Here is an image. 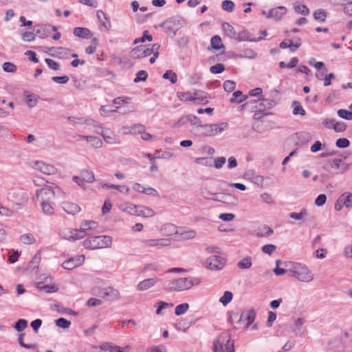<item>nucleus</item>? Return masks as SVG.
Segmentation results:
<instances>
[{
    "instance_id": "f704fd0d",
    "label": "nucleus",
    "mask_w": 352,
    "mask_h": 352,
    "mask_svg": "<svg viewBox=\"0 0 352 352\" xmlns=\"http://www.w3.org/2000/svg\"><path fill=\"white\" fill-rule=\"evenodd\" d=\"M252 258L245 256L237 263V267L241 270H248L252 267Z\"/></svg>"
},
{
    "instance_id": "412c9836",
    "label": "nucleus",
    "mask_w": 352,
    "mask_h": 352,
    "mask_svg": "<svg viewBox=\"0 0 352 352\" xmlns=\"http://www.w3.org/2000/svg\"><path fill=\"white\" fill-rule=\"evenodd\" d=\"M161 26H165L167 32L173 30L174 34L178 30L180 27V21L175 17H172L165 21Z\"/></svg>"
},
{
    "instance_id": "a878e982",
    "label": "nucleus",
    "mask_w": 352,
    "mask_h": 352,
    "mask_svg": "<svg viewBox=\"0 0 352 352\" xmlns=\"http://www.w3.org/2000/svg\"><path fill=\"white\" fill-rule=\"evenodd\" d=\"M96 133L100 135L104 140L107 143L110 144H119L120 141L118 140L112 132L111 131H96Z\"/></svg>"
},
{
    "instance_id": "6e6d98bb",
    "label": "nucleus",
    "mask_w": 352,
    "mask_h": 352,
    "mask_svg": "<svg viewBox=\"0 0 352 352\" xmlns=\"http://www.w3.org/2000/svg\"><path fill=\"white\" fill-rule=\"evenodd\" d=\"M146 40L148 41H151L153 40V36L149 34L148 30H144L143 32V35L141 38H137L134 40L133 44H138L139 43H144Z\"/></svg>"
},
{
    "instance_id": "e2e57ef3",
    "label": "nucleus",
    "mask_w": 352,
    "mask_h": 352,
    "mask_svg": "<svg viewBox=\"0 0 352 352\" xmlns=\"http://www.w3.org/2000/svg\"><path fill=\"white\" fill-rule=\"evenodd\" d=\"M98 45V39L96 38H94L91 41V44L89 46H88L87 47H86L85 52L87 54H94L96 50V47H97Z\"/></svg>"
},
{
    "instance_id": "bf43d9fd",
    "label": "nucleus",
    "mask_w": 352,
    "mask_h": 352,
    "mask_svg": "<svg viewBox=\"0 0 352 352\" xmlns=\"http://www.w3.org/2000/svg\"><path fill=\"white\" fill-rule=\"evenodd\" d=\"M163 78L164 79H168L171 82V83L175 84L177 81V76L176 73L173 72L172 70H167L164 74Z\"/></svg>"
},
{
    "instance_id": "5fc2aeb1",
    "label": "nucleus",
    "mask_w": 352,
    "mask_h": 352,
    "mask_svg": "<svg viewBox=\"0 0 352 352\" xmlns=\"http://www.w3.org/2000/svg\"><path fill=\"white\" fill-rule=\"evenodd\" d=\"M233 295L231 292L226 291L219 298V302L224 306L227 305L232 299Z\"/></svg>"
},
{
    "instance_id": "9d476101",
    "label": "nucleus",
    "mask_w": 352,
    "mask_h": 352,
    "mask_svg": "<svg viewBox=\"0 0 352 352\" xmlns=\"http://www.w3.org/2000/svg\"><path fill=\"white\" fill-rule=\"evenodd\" d=\"M171 241L168 238L149 239L142 241V245L144 248H157L160 249L170 245Z\"/></svg>"
},
{
    "instance_id": "09e8293b",
    "label": "nucleus",
    "mask_w": 352,
    "mask_h": 352,
    "mask_svg": "<svg viewBox=\"0 0 352 352\" xmlns=\"http://www.w3.org/2000/svg\"><path fill=\"white\" fill-rule=\"evenodd\" d=\"M85 124L89 126H92L94 132L96 133L97 130L103 131L102 126L93 119H87L85 120Z\"/></svg>"
},
{
    "instance_id": "338daca9",
    "label": "nucleus",
    "mask_w": 352,
    "mask_h": 352,
    "mask_svg": "<svg viewBox=\"0 0 352 352\" xmlns=\"http://www.w3.org/2000/svg\"><path fill=\"white\" fill-rule=\"evenodd\" d=\"M28 326V322L25 319H19L14 324V328L17 331H23Z\"/></svg>"
},
{
    "instance_id": "864d4df0",
    "label": "nucleus",
    "mask_w": 352,
    "mask_h": 352,
    "mask_svg": "<svg viewBox=\"0 0 352 352\" xmlns=\"http://www.w3.org/2000/svg\"><path fill=\"white\" fill-rule=\"evenodd\" d=\"M37 287L39 290H44L47 293L50 294L56 292L58 289L54 285H44L42 283H39Z\"/></svg>"
},
{
    "instance_id": "13d9d810",
    "label": "nucleus",
    "mask_w": 352,
    "mask_h": 352,
    "mask_svg": "<svg viewBox=\"0 0 352 352\" xmlns=\"http://www.w3.org/2000/svg\"><path fill=\"white\" fill-rule=\"evenodd\" d=\"M235 4L231 0H224L221 3V8L223 10L232 12L234 9Z\"/></svg>"
},
{
    "instance_id": "f03ea898",
    "label": "nucleus",
    "mask_w": 352,
    "mask_h": 352,
    "mask_svg": "<svg viewBox=\"0 0 352 352\" xmlns=\"http://www.w3.org/2000/svg\"><path fill=\"white\" fill-rule=\"evenodd\" d=\"M200 283V278L197 277L179 278L170 280L166 289L168 292H179L190 289Z\"/></svg>"
},
{
    "instance_id": "a18cd8bd",
    "label": "nucleus",
    "mask_w": 352,
    "mask_h": 352,
    "mask_svg": "<svg viewBox=\"0 0 352 352\" xmlns=\"http://www.w3.org/2000/svg\"><path fill=\"white\" fill-rule=\"evenodd\" d=\"M102 188H114V189L118 190L120 192H125V193H128L129 191V187L125 185H114V184H105L102 185Z\"/></svg>"
},
{
    "instance_id": "a19ab883",
    "label": "nucleus",
    "mask_w": 352,
    "mask_h": 352,
    "mask_svg": "<svg viewBox=\"0 0 352 352\" xmlns=\"http://www.w3.org/2000/svg\"><path fill=\"white\" fill-rule=\"evenodd\" d=\"M210 43L212 47L217 50L223 47L221 38L218 35H215L211 38Z\"/></svg>"
},
{
    "instance_id": "8fccbe9b",
    "label": "nucleus",
    "mask_w": 352,
    "mask_h": 352,
    "mask_svg": "<svg viewBox=\"0 0 352 352\" xmlns=\"http://www.w3.org/2000/svg\"><path fill=\"white\" fill-rule=\"evenodd\" d=\"M20 241L24 244H33L35 243L36 239L32 234L28 233L22 234L20 236Z\"/></svg>"
},
{
    "instance_id": "69168bd1",
    "label": "nucleus",
    "mask_w": 352,
    "mask_h": 352,
    "mask_svg": "<svg viewBox=\"0 0 352 352\" xmlns=\"http://www.w3.org/2000/svg\"><path fill=\"white\" fill-rule=\"evenodd\" d=\"M338 115L345 120H352V111L346 109H339Z\"/></svg>"
},
{
    "instance_id": "39448f33",
    "label": "nucleus",
    "mask_w": 352,
    "mask_h": 352,
    "mask_svg": "<svg viewBox=\"0 0 352 352\" xmlns=\"http://www.w3.org/2000/svg\"><path fill=\"white\" fill-rule=\"evenodd\" d=\"M229 127L228 123L226 122L217 124H205L201 126V130H199L196 135L200 137H214L221 134Z\"/></svg>"
},
{
    "instance_id": "0e129e2a",
    "label": "nucleus",
    "mask_w": 352,
    "mask_h": 352,
    "mask_svg": "<svg viewBox=\"0 0 352 352\" xmlns=\"http://www.w3.org/2000/svg\"><path fill=\"white\" fill-rule=\"evenodd\" d=\"M314 17L316 21L324 22L327 17V14L323 10H317L314 13Z\"/></svg>"
},
{
    "instance_id": "de8ad7c7",
    "label": "nucleus",
    "mask_w": 352,
    "mask_h": 352,
    "mask_svg": "<svg viewBox=\"0 0 352 352\" xmlns=\"http://www.w3.org/2000/svg\"><path fill=\"white\" fill-rule=\"evenodd\" d=\"M298 61H299V60L298 58L294 57L290 60L289 63L286 64L285 62L281 61L278 63V65H279V67L282 68V69H283V68L292 69L296 66Z\"/></svg>"
},
{
    "instance_id": "f257e3e1",
    "label": "nucleus",
    "mask_w": 352,
    "mask_h": 352,
    "mask_svg": "<svg viewBox=\"0 0 352 352\" xmlns=\"http://www.w3.org/2000/svg\"><path fill=\"white\" fill-rule=\"evenodd\" d=\"M285 267H289V274L299 281L309 283L314 280V274L305 264L287 261L283 263Z\"/></svg>"
},
{
    "instance_id": "c85d7f7f",
    "label": "nucleus",
    "mask_w": 352,
    "mask_h": 352,
    "mask_svg": "<svg viewBox=\"0 0 352 352\" xmlns=\"http://www.w3.org/2000/svg\"><path fill=\"white\" fill-rule=\"evenodd\" d=\"M62 208L65 212L70 214H75L80 210V208L78 204L69 201L63 202Z\"/></svg>"
},
{
    "instance_id": "aec40b11",
    "label": "nucleus",
    "mask_w": 352,
    "mask_h": 352,
    "mask_svg": "<svg viewBox=\"0 0 352 352\" xmlns=\"http://www.w3.org/2000/svg\"><path fill=\"white\" fill-rule=\"evenodd\" d=\"M161 279L157 277L146 278L138 283L136 289L140 292L146 291L153 287Z\"/></svg>"
},
{
    "instance_id": "f8f14e48",
    "label": "nucleus",
    "mask_w": 352,
    "mask_h": 352,
    "mask_svg": "<svg viewBox=\"0 0 352 352\" xmlns=\"http://www.w3.org/2000/svg\"><path fill=\"white\" fill-rule=\"evenodd\" d=\"M287 12V8L280 6L272 8L268 12L263 11L262 14L266 18H272L273 20L278 21L282 19L284 15L286 14Z\"/></svg>"
},
{
    "instance_id": "c03bdc74",
    "label": "nucleus",
    "mask_w": 352,
    "mask_h": 352,
    "mask_svg": "<svg viewBox=\"0 0 352 352\" xmlns=\"http://www.w3.org/2000/svg\"><path fill=\"white\" fill-rule=\"evenodd\" d=\"M208 94L203 91H195L192 96H191L192 98H195V101L198 100L204 104H206L208 102Z\"/></svg>"
},
{
    "instance_id": "2eb2a0df",
    "label": "nucleus",
    "mask_w": 352,
    "mask_h": 352,
    "mask_svg": "<svg viewBox=\"0 0 352 352\" xmlns=\"http://www.w3.org/2000/svg\"><path fill=\"white\" fill-rule=\"evenodd\" d=\"M243 318H245L248 322L246 324V328H248L255 320L256 318V312L254 309H250L247 312V314H234L233 316H230L229 318V321L232 322L234 320H237L238 322H239Z\"/></svg>"
},
{
    "instance_id": "4468645a",
    "label": "nucleus",
    "mask_w": 352,
    "mask_h": 352,
    "mask_svg": "<svg viewBox=\"0 0 352 352\" xmlns=\"http://www.w3.org/2000/svg\"><path fill=\"white\" fill-rule=\"evenodd\" d=\"M59 236L64 239L76 241L83 238V233L78 232L77 229L63 228L58 232Z\"/></svg>"
},
{
    "instance_id": "393cba45",
    "label": "nucleus",
    "mask_w": 352,
    "mask_h": 352,
    "mask_svg": "<svg viewBox=\"0 0 352 352\" xmlns=\"http://www.w3.org/2000/svg\"><path fill=\"white\" fill-rule=\"evenodd\" d=\"M52 56H57L59 58H64L69 56L70 49L63 47H54L50 49Z\"/></svg>"
},
{
    "instance_id": "6e6552de",
    "label": "nucleus",
    "mask_w": 352,
    "mask_h": 352,
    "mask_svg": "<svg viewBox=\"0 0 352 352\" xmlns=\"http://www.w3.org/2000/svg\"><path fill=\"white\" fill-rule=\"evenodd\" d=\"M36 198L41 204V206L52 204L55 198L56 192L50 188H43L36 191Z\"/></svg>"
},
{
    "instance_id": "603ef678",
    "label": "nucleus",
    "mask_w": 352,
    "mask_h": 352,
    "mask_svg": "<svg viewBox=\"0 0 352 352\" xmlns=\"http://www.w3.org/2000/svg\"><path fill=\"white\" fill-rule=\"evenodd\" d=\"M189 309V305L186 302L178 305L175 309V314L177 316H180L185 314Z\"/></svg>"
},
{
    "instance_id": "f3484780",
    "label": "nucleus",
    "mask_w": 352,
    "mask_h": 352,
    "mask_svg": "<svg viewBox=\"0 0 352 352\" xmlns=\"http://www.w3.org/2000/svg\"><path fill=\"white\" fill-rule=\"evenodd\" d=\"M84 255L76 256L65 261L63 263L62 266L64 269L72 270L80 266L84 262Z\"/></svg>"
},
{
    "instance_id": "58836bf2",
    "label": "nucleus",
    "mask_w": 352,
    "mask_h": 352,
    "mask_svg": "<svg viewBox=\"0 0 352 352\" xmlns=\"http://www.w3.org/2000/svg\"><path fill=\"white\" fill-rule=\"evenodd\" d=\"M189 114L182 116L173 124V128L178 129L186 126L188 124Z\"/></svg>"
},
{
    "instance_id": "9b49d317",
    "label": "nucleus",
    "mask_w": 352,
    "mask_h": 352,
    "mask_svg": "<svg viewBox=\"0 0 352 352\" xmlns=\"http://www.w3.org/2000/svg\"><path fill=\"white\" fill-rule=\"evenodd\" d=\"M251 104H255V107L258 111H263L267 109H270L273 108L276 103L273 100L271 99H265V98H259L258 100H252L249 102H247L244 104L245 107H250Z\"/></svg>"
},
{
    "instance_id": "ddd939ff",
    "label": "nucleus",
    "mask_w": 352,
    "mask_h": 352,
    "mask_svg": "<svg viewBox=\"0 0 352 352\" xmlns=\"http://www.w3.org/2000/svg\"><path fill=\"white\" fill-rule=\"evenodd\" d=\"M347 167L348 166L340 158L329 160L323 166V168L329 172H331L333 170L344 172L347 169Z\"/></svg>"
},
{
    "instance_id": "a211bd4d",
    "label": "nucleus",
    "mask_w": 352,
    "mask_h": 352,
    "mask_svg": "<svg viewBox=\"0 0 352 352\" xmlns=\"http://www.w3.org/2000/svg\"><path fill=\"white\" fill-rule=\"evenodd\" d=\"M99 296L108 300H118L120 298L119 291L111 287L102 289L99 292Z\"/></svg>"
},
{
    "instance_id": "4d7b16f0",
    "label": "nucleus",
    "mask_w": 352,
    "mask_h": 352,
    "mask_svg": "<svg viewBox=\"0 0 352 352\" xmlns=\"http://www.w3.org/2000/svg\"><path fill=\"white\" fill-rule=\"evenodd\" d=\"M101 349L103 351L109 352H124V351L118 346L107 344L101 346Z\"/></svg>"
},
{
    "instance_id": "052dcab7",
    "label": "nucleus",
    "mask_w": 352,
    "mask_h": 352,
    "mask_svg": "<svg viewBox=\"0 0 352 352\" xmlns=\"http://www.w3.org/2000/svg\"><path fill=\"white\" fill-rule=\"evenodd\" d=\"M55 324L63 329H67L71 325V322L64 318H59L55 320Z\"/></svg>"
},
{
    "instance_id": "20e7f679",
    "label": "nucleus",
    "mask_w": 352,
    "mask_h": 352,
    "mask_svg": "<svg viewBox=\"0 0 352 352\" xmlns=\"http://www.w3.org/2000/svg\"><path fill=\"white\" fill-rule=\"evenodd\" d=\"M112 238L107 235L91 236L82 242V245L90 250H96L111 247Z\"/></svg>"
},
{
    "instance_id": "2f4dec72",
    "label": "nucleus",
    "mask_w": 352,
    "mask_h": 352,
    "mask_svg": "<svg viewBox=\"0 0 352 352\" xmlns=\"http://www.w3.org/2000/svg\"><path fill=\"white\" fill-rule=\"evenodd\" d=\"M256 56H257V54L252 49H245V50H241L236 54V57H237V58H250V59L254 58L256 57Z\"/></svg>"
},
{
    "instance_id": "dca6fc26",
    "label": "nucleus",
    "mask_w": 352,
    "mask_h": 352,
    "mask_svg": "<svg viewBox=\"0 0 352 352\" xmlns=\"http://www.w3.org/2000/svg\"><path fill=\"white\" fill-rule=\"evenodd\" d=\"M151 55L148 45H142L133 48L131 52V56L134 59H140Z\"/></svg>"
},
{
    "instance_id": "4be33fe9",
    "label": "nucleus",
    "mask_w": 352,
    "mask_h": 352,
    "mask_svg": "<svg viewBox=\"0 0 352 352\" xmlns=\"http://www.w3.org/2000/svg\"><path fill=\"white\" fill-rule=\"evenodd\" d=\"M78 137V140H85L92 147L95 148H100L102 146V141L97 136L80 135Z\"/></svg>"
},
{
    "instance_id": "c9c22d12",
    "label": "nucleus",
    "mask_w": 352,
    "mask_h": 352,
    "mask_svg": "<svg viewBox=\"0 0 352 352\" xmlns=\"http://www.w3.org/2000/svg\"><path fill=\"white\" fill-rule=\"evenodd\" d=\"M80 175L85 182L92 183L95 180V176L93 171L84 169L80 172Z\"/></svg>"
},
{
    "instance_id": "37998d69",
    "label": "nucleus",
    "mask_w": 352,
    "mask_h": 352,
    "mask_svg": "<svg viewBox=\"0 0 352 352\" xmlns=\"http://www.w3.org/2000/svg\"><path fill=\"white\" fill-rule=\"evenodd\" d=\"M305 323V319L302 318H298L297 319L294 320V327L291 328V331L296 334L298 333L300 331L301 327Z\"/></svg>"
},
{
    "instance_id": "cd10ccee",
    "label": "nucleus",
    "mask_w": 352,
    "mask_h": 352,
    "mask_svg": "<svg viewBox=\"0 0 352 352\" xmlns=\"http://www.w3.org/2000/svg\"><path fill=\"white\" fill-rule=\"evenodd\" d=\"M12 197L18 201L28 204L29 201V196L28 192L21 188L15 189L12 193Z\"/></svg>"
},
{
    "instance_id": "72a5a7b5",
    "label": "nucleus",
    "mask_w": 352,
    "mask_h": 352,
    "mask_svg": "<svg viewBox=\"0 0 352 352\" xmlns=\"http://www.w3.org/2000/svg\"><path fill=\"white\" fill-rule=\"evenodd\" d=\"M273 233L274 231L270 227L267 226H263L258 228L256 234L258 237H267L270 236Z\"/></svg>"
},
{
    "instance_id": "7c9ffc66",
    "label": "nucleus",
    "mask_w": 352,
    "mask_h": 352,
    "mask_svg": "<svg viewBox=\"0 0 352 352\" xmlns=\"http://www.w3.org/2000/svg\"><path fill=\"white\" fill-rule=\"evenodd\" d=\"M73 32L76 36L82 38H89L92 36L91 31L87 28H75Z\"/></svg>"
},
{
    "instance_id": "3c124183",
    "label": "nucleus",
    "mask_w": 352,
    "mask_h": 352,
    "mask_svg": "<svg viewBox=\"0 0 352 352\" xmlns=\"http://www.w3.org/2000/svg\"><path fill=\"white\" fill-rule=\"evenodd\" d=\"M307 215V210L303 208L301 210L300 212H291L289 213V216L291 219L300 221L302 220L304 217H305Z\"/></svg>"
},
{
    "instance_id": "5701e85b",
    "label": "nucleus",
    "mask_w": 352,
    "mask_h": 352,
    "mask_svg": "<svg viewBox=\"0 0 352 352\" xmlns=\"http://www.w3.org/2000/svg\"><path fill=\"white\" fill-rule=\"evenodd\" d=\"M234 39L236 40L239 42L241 41H250V42H257L263 40V38H252L251 37L250 34L247 30H243L238 33L236 32V37Z\"/></svg>"
},
{
    "instance_id": "680f3d73",
    "label": "nucleus",
    "mask_w": 352,
    "mask_h": 352,
    "mask_svg": "<svg viewBox=\"0 0 352 352\" xmlns=\"http://www.w3.org/2000/svg\"><path fill=\"white\" fill-rule=\"evenodd\" d=\"M34 31L36 35H38L40 37H45L47 36L46 32H48L46 26L43 25H36L34 27Z\"/></svg>"
},
{
    "instance_id": "423d86ee",
    "label": "nucleus",
    "mask_w": 352,
    "mask_h": 352,
    "mask_svg": "<svg viewBox=\"0 0 352 352\" xmlns=\"http://www.w3.org/2000/svg\"><path fill=\"white\" fill-rule=\"evenodd\" d=\"M120 209L131 215L138 217H152L155 215L154 210L148 207L144 206H135L129 203L120 205Z\"/></svg>"
},
{
    "instance_id": "7ed1b4c3",
    "label": "nucleus",
    "mask_w": 352,
    "mask_h": 352,
    "mask_svg": "<svg viewBox=\"0 0 352 352\" xmlns=\"http://www.w3.org/2000/svg\"><path fill=\"white\" fill-rule=\"evenodd\" d=\"M214 352H234V341L231 340L230 334L226 332L221 333L213 341Z\"/></svg>"
},
{
    "instance_id": "e433bc0d",
    "label": "nucleus",
    "mask_w": 352,
    "mask_h": 352,
    "mask_svg": "<svg viewBox=\"0 0 352 352\" xmlns=\"http://www.w3.org/2000/svg\"><path fill=\"white\" fill-rule=\"evenodd\" d=\"M340 201L344 203L346 208L352 206V193L344 192L340 196Z\"/></svg>"
},
{
    "instance_id": "0eeeda50",
    "label": "nucleus",
    "mask_w": 352,
    "mask_h": 352,
    "mask_svg": "<svg viewBox=\"0 0 352 352\" xmlns=\"http://www.w3.org/2000/svg\"><path fill=\"white\" fill-rule=\"evenodd\" d=\"M349 333L346 331H342L339 338H336L329 343V352H342L346 346H350Z\"/></svg>"
},
{
    "instance_id": "1a4fd4ad",
    "label": "nucleus",
    "mask_w": 352,
    "mask_h": 352,
    "mask_svg": "<svg viewBox=\"0 0 352 352\" xmlns=\"http://www.w3.org/2000/svg\"><path fill=\"white\" fill-rule=\"evenodd\" d=\"M226 263V259L220 254H214L206 260V267L212 271L221 270Z\"/></svg>"
},
{
    "instance_id": "473e14b6",
    "label": "nucleus",
    "mask_w": 352,
    "mask_h": 352,
    "mask_svg": "<svg viewBox=\"0 0 352 352\" xmlns=\"http://www.w3.org/2000/svg\"><path fill=\"white\" fill-rule=\"evenodd\" d=\"M221 28L226 35L230 38H234L236 37V32L232 25H231L229 23L223 22L221 24Z\"/></svg>"
},
{
    "instance_id": "b1692460",
    "label": "nucleus",
    "mask_w": 352,
    "mask_h": 352,
    "mask_svg": "<svg viewBox=\"0 0 352 352\" xmlns=\"http://www.w3.org/2000/svg\"><path fill=\"white\" fill-rule=\"evenodd\" d=\"M188 124L192 126L191 131L193 132L195 135H196L199 130H201V126H203L200 118L192 114H189Z\"/></svg>"
},
{
    "instance_id": "ea45409f",
    "label": "nucleus",
    "mask_w": 352,
    "mask_h": 352,
    "mask_svg": "<svg viewBox=\"0 0 352 352\" xmlns=\"http://www.w3.org/2000/svg\"><path fill=\"white\" fill-rule=\"evenodd\" d=\"M294 9L296 13L307 16L309 14V8L304 4L296 3L294 4Z\"/></svg>"
},
{
    "instance_id": "c756f323",
    "label": "nucleus",
    "mask_w": 352,
    "mask_h": 352,
    "mask_svg": "<svg viewBox=\"0 0 352 352\" xmlns=\"http://www.w3.org/2000/svg\"><path fill=\"white\" fill-rule=\"evenodd\" d=\"M97 227V223L94 221H84L81 223L80 229L78 230V232L83 233V238L88 235L87 231L95 229Z\"/></svg>"
},
{
    "instance_id": "6ab92c4d",
    "label": "nucleus",
    "mask_w": 352,
    "mask_h": 352,
    "mask_svg": "<svg viewBox=\"0 0 352 352\" xmlns=\"http://www.w3.org/2000/svg\"><path fill=\"white\" fill-rule=\"evenodd\" d=\"M34 168L45 175H54L57 173V168L54 166L42 161L36 162Z\"/></svg>"
},
{
    "instance_id": "4c0bfd02",
    "label": "nucleus",
    "mask_w": 352,
    "mask_h": 352,
    "mask_svg": "<svg viewBox=\"0 0 352 352\" xmlns=\"http://www.w3.org/2000/svg\"><path fill=\"white\" fill-rule=\"evenodd\" d=\"M247 98L246 96H243L242 91H236L233 93L232 97L230 99L231 103H240L244 101Z\"/></svg>"
},
{
    "instance_id": "49530a36",
    "label": "nucleus",
    "mask_w": 352,
    "mask_h": 352,
    "mask_svg": "<svg viewBox=\"0 0 352 352\" xmlns=\"http://www.w3.org/2000/svg\"><path fill=\"white\" fill-rule=\"evenodd\" d=\"M145 126L141 124H135L130 126V130L128 131L131 133V134H141L144 131H145Z\"/></svg>"
},
{
    "instance_id": "79ce46f5",
    "label": "nucleus",
    "mask_w": 352,
    "mask_h": 352,
    "mask_svg": "<svg viewBox=\"0 0 352 352\" xmlns=\"http://www.w3.org/2000/svg\"><path fill=\"white\" fill-rule=\"evenodd\" d=\"M292 107H294L293 109V114L294 115H300V116H305L306 112L303 107H302L300 102L294 100L292 102Z\"/></svg>"
},
{
    "instance_id": "774afa93",
    "label": "nucleus",
    "mask_w": 352,
    "mask_h": 352,
    "mask_svg": "<svg viewBox=\"0 0 352 352\" xmlns=\"http://www.w3.org/2000/svg\"><path fill=\"white\" fill-rule=\"evenodd\" d=\"M225 70V66L222 63H217L212 65L210 68V72L212 74H221Z\"/></svg>"
},
{
    "instance_id": "bb28decb",
    "label": "nucleus",
    "mask_w": 352,
    "mask_h": 352,
    "mask_svg": "<svg viewBox=\"0 0 352 352\" xmlns=\"http://www.w3.org/2000/svg\"><path fill=\"white\" fill-rule=\"evenodd\" d=\"M245 175L254 184L263 186L264 184V177L262 175L256 174L252 170L246 172Z\"/></svg>"
}]
</instances>
